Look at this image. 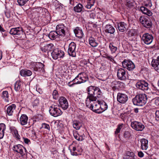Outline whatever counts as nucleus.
<instances>
[{
  "label": "nucleus",
  "mask_w": 159,
  "mask_h": 159,
  "mask_svg": "<svg viewBox=\"0 0 159 159\" xmlns=\"http://www.w3.org/2000/svg\"><path fill=\"white\" fill-rule=\"evenodd\" d=\"M88 95L86 99H91L97 100V98L100 97L102 93L98 87L94 86H90L88 88Z\"/></svg>",
  "instance_id": "obj_1"
},
{
  "label": "nucleus",
  "mask_w": 159,
  "mask_h": 159,
  "mask_svg": "<svg viewBox=\"0 0 159 159\" xmlns=\"http://www.w3.org/2000/svg\"><path fill=\"white\" fill-rule=\"evenodd\" d=\"M100 101L98 100V102L96 100H93L91 99H86V106L93 111L98 113H100Z\"/></svg>",
  "instance_id": "obj_2"
},
{
  "label": "nucleus",
  "mask_w": 159,
  "mask_h": 159,
  "mask_svg": "<svg viewBox=\"0 0 159 159\" xmlns=\"http://www.w3.org/2000/svg\"><path fill=\"white\" fill-rule=\"evenodd\" d=\"M147 101V95L144 93H140L137 95L132 99L134 105L142 106L145 105Z\"/></svg>",
  "instance_id": "obj_3"
},
{
  "label": "nucleus",
  "mask_w": 159,
  "mask_h": 159,
  "mask_svg": "<svg viewBox=\"0 0 159 159\" xmlns=\"http://www.w3.org/2000/svg\"><path fill=\"white\" fill-rule=\"evenodd\" d=\"M49 111L51 115L55 117L60 116L62 113L59 106L55 105H52L50 107Z\"/></svg>",
  "instance_id": "obj_4"
},
{
  "label": "nucleus",
  "mask_w": 159,
  "mask_h": 159,
  "mask_svg": "<svg viewBox=\"0 0 159 159\" xmlns=\"http://www.w3.org/2000/svg\"><path fill=\"white\" fill-rule=\"evenodd\" d=\"M69 148L71 155L73 156L81 155L83 151L82 148L78 145L74 146L73 144L70 146Z\"/></svg>",
  "instance_id": "obj_5"
},
{
  "label": "nucleus",
  "mask_w": 159,
  "mask_h": 159,
  "mask_svg": "<svg viewBox=\"0 0 159 159\" xmlns=\"http://www.w3.org/2000/svg\"><path fill=\"white\" fill-rule=\"evenodd\" d=\"M139 21L143 26L146 28H150L152 26V23L149 18L146 16H141Z\"/></svg>",
  "instance_id": "obj_6"
},
{
  "label": "nucleus",
  "mask_w": 159,
  "mask_h": 159,
  "mask_svg": "<svg viewBox=\"0 0 159 159\" xmlns=\"http://www.w3.org/2000/svg\"><path fill=\"white\" fill-rule=\"evenodd\" d=\"M117 76L118 79L121 80H125L128 78L127 72L125 70L122 68L118 70Z\"/></svg>",
  "instance_id": "obj_7"
},
{
  "label": "nucleus",
  "mask_w": 159,
  "mask_h": 159,
  "mask_svg": "<svg viewBox=\"0 0 159 159\" xmlns=\"http://www.w3.org/2000/svg\"><path fill=\"white\" fill-rule=\"evenodd\" d=\"M11 34L17 35L19 37H21L22 35L24 34V33L23 29L21 27L12 28L10 30Z\"/></svg>",
  "instance_id": "obj_8"
},
{
  "label": "nucleus",
  "mask_w": 159,
  "mask_h": 159,
  "mask_svg": "<svg viewBox=\"0 0 159 159\" xmlns=\"http://www.w3.org/2000/svg\"><path fill=\"white\" fill-rule=\"evenodd\" d=\"M12 149L14 151L19 153L22 156L25 155L26 151V148L20 144L14 145Z\"/></svg>",
  "instance_id": "obj_9"
},
{
  "label": "nucleus",
  "mask_w": 159,
  "mask_h": 159,
  "mask_svg": "<svg viewBox=\"0 0 159 159\" xmlns=\"http://www.w3.org/2000/svg\"><path fill=\"white\" fill-rule=\"evenodd\" d=\"M131 126L133 129L137 131H142L145 127L144 125L141 123L136 121L131 122Z\"/></svg>",
  "instance_id": "obj_10"
},
{
  "label": "nucleus",
  "mask_w": 159,
  "mask_h": 159,
  "mask_svg": "<svg viewBox=\"0 0 159 159\" xmlns=\"http://www.w3.org/2000/svg\"><path fill=\"white\" fill-rule=\"evenodd\" d=\"M148 84L145 80H141L138 82L136 86L138 88L144 91H147L148 89Z\"/></svg>",
  "instance_id": "obj_11"
},
{
  "label": "nucleus",
  "mask_w": 159,
  "mask_h": 159,
  "mask_svg": "<svg viewBox=\"0 0 159 159\" xmlns=\"http://www.w3.org/2000/svg\"><path fill=\"white\" fill-rule=\"evenodd\" d=\"M76 44L74 42H71L69 44L68 49V54L72 57H76L75 48Z\"/></svg>",
  "instance_id": "obj_12"
},
{
  "label": "nucleus",
  "mask_w": 159,
  "mask_h": 159,
  "mask_svg": "<svg viewBox=\"0 0 159 159\" xmlns=\"http://www.w3.org/2000/svg\"><path fill=\"white\" fill-rule=\"evenodd\" d=\"M122 65L124 68L129 71L132 70L135 67L134 64L131 61L124 60L122 62Z\"/></svg>",
  "instance_id": "obj_13"
},
{
  "label": "nucleus",
  "mask_w": 159,
  "mask_h": 159,
  "mask_svg": "<svg viewBox=\"0 0 159 159\" xmlns=\"http://www.w3.org/2000/svg\"><path fill=\"white\" fill-rule=\"evenodd\" d=\"M117 99L120 103L124 104L127 101L128 97L127 95L125 93H117Z\"/></svg>",
  "instance_id": "obj_14"
},
{
  "label": "nucleus",
  "mask_w": 159,
  "mask_h": 159,
  "mask_svg": "<svg viewBox=\"0 0 159 159\" xmlns=\"http://www.w3.org/2000/svg\"><path fill=\"white\" fill-rule=\"evenodd\" d=\"M65 26L62 24L57 25L56 27V31L60 37H63L65 35Z\"/></svg>",
  "instance_id": "obj_15"
},
{
  "label": "nucleus",
  "mask_w": 159,
  "mask_h": 159,
  "mask_svg": "<svg viewBox=\"0 0 159 159\" xmlns=\"http://www.w3.org/2000/svg\"><path fill=\"white\" fill-rule=\"evenodd\" d=\"M64 53L63 51L59 50L57 49L53 50L51 52V55L52 58L54 59H57L58 58L62 57L64 56Z\"/></svg>",
  "instance_id": "obj_16"
},
{
  "label": "nucleus",
  "mask_w": 159,
  "mask_h": 159,
  "mask_svg": "<svg viewBox=\"0 0 159 159\" xmlns=\"http://www.w3.org/2000/svg\"><path fill=\"white\" fill-rule=\"evenodd\" d=\"M60 106L64 110L66 109L68 107V103L66 99L64 97H61L59 99Z\"/></svg>",
  "instance_id": "obj_17"
},
{
  "label": "nucleus",
  "mask_w": 159,
  "mask_h": 159,
  "mask_svg": "<svg viewBox=\"0 0 159 159\" xmlns=\"http://www.w3.org/2000/svg\"><path fill=\"white\" fill-rule=\"evenodd\" d=\"M153 39V37L152 35L148 33H146L143 35L142 39L144 43L147 44H149L152 42Z\"/></svg>",
  "instance_id": "obj_18"
},
{
  "label": "nucleus",
  "mask_w": 159,
  "mask_h": 159,
  "mask_svg": "<svg viewBox=\"0 0 159 159\" xmlns=\"http://www.w3.org/2000/svg\"><path fill=\"white\" fill-rule=\"evenodd\" d=\"M80 79H81L80 80H78L77 82L75 83H73L71 84H70V83H71V81L69 82L68 83V85L70 87L73 86L75 84H80L82 83H84L88 80V78L86 75L85 74L83 73V75H82V77H80Z\"/></svg>",
  "instance_id": "obj_19"
},
{
  "label": "nucleus",
  "mask_w": 159,
  "mask_h": 159,
  "mask_svg": "<svg viewBox=\"0 0 159 159\" xmlns=\"http://www.w3.org/2000/svg\"><path fill=\"white\" fill-rule=\"evenodd\" d=\"M53 45L52 44H46L43 47H41V49L43 52L48 53L49 52H52L53 49Z\"/></svg>",
  "instance_id": "obj_20"
},
{
  "label": "nucleus",
  "mask_w": 159,
  "mask_h": 159,
  "mask_svg": "<svg viewBox=\"0 0 159 159\" xmlns=\"http://www.w3.org/2000/svg\"><path fill=\"white\" fill-rule=\"evenodd\" d=\"M23 83L20 81H17L15 83L14 89L16 92H20L23 90Z\"/></svg>",
  "instance_id": "obj_21"
},
{
  "label": "nucleus",
  "mask_w": 159,
  "mask_h": 159,
  "mask_svg": "<svg viewBox=\"0 0 159 159\" xmlns=\"http://www.w3.org/2000/svg\"><path fill=\"white\" fill-rule=\"evenodd\" d=\"M123 84V83L122 82L116 80L113 81L112 83V89L114 91L118 90L121 87V85Z\"/></svg>",
  "instance_id": "obj_22"
},
{
  "label": "nucleus",
  "mask_w": 159,
  "mask_h": 159,
  "mask_svg": "<svg viewBox=\"0 0 159 159\" xmlns=\"http://www.w3.org/2000/svg\"><path fill=\"white\" fill-rule=\"evenodd\" d=\"M141 148L143 150H146L148 148V141L145 139H142L140 140Z\"/></svg>",
  "instance_id": "obj_23"
},
{
  "label": "nucleus",
  "mask_w": 159,
  "mask_h": 159,
  "mask_svg": "<svg viewBox=\"0 0 159 159\" xmlns=\"http://www.w3.org/2000/svg\"><path fill=\"white\" fill-rule=\"evenodd\" d=\"M117 26L119 30L121 32H124L127 30V25L124 22H120Z\"/></svg>",
  "instance_id": "obj_24"
},
{
  "label": "nucleus",
  "mask_w": 159,
  "mask_h": 159,
  "mask_svg": "<svg viewBox=\"0 0 159 159\" xmlns=\"http://www.w3.org/2000/svg\"><path fill=\"white\" fill-rule=\"evenodd\" d=\"M16 108V105L15 104H12L9 105L7 108V113L9 116H11L14 111Z\"/></svg>",
  "instance_id": "obj_25"
},
{
  "label": "nucleus",
  "mask_w": 159,
  "mask_h": 159,
  "mask_svg": "<svg viewBox=\"0 0 159 159\" xmlns=\"http://www.w3.org/2000/svg\"><path fill=\"white\" fill-rule=\"evenodd\" d=\"M20 74L24 77L29 76L32 75V73L30 70L27 69H22L20 71Z\"/></svg>",
  "instance_id": "obj_26"
},
{
  "label": "nucleus",
  "mask_w": 159,
  "mask_h": 159,
  "mask_svg": "<svg viewBox=\"0 0 159 159\" xmlns=\"http://www.w3.org/2000/svg\"><path fill=\"white\" fill-rule=\"evenodd\" d=\"M74 32L75 36L79 38H82L84 35L82 30L78 27H76L74 30Z\"/></svg>",
  "instance_id": "obj_27"
},
{
  "label": "nucleus",
  "mask_w": 159,
  "mask_h": 159,
  "mask_svg": "<svg viewBox=\"0 0 159 159\" xmlns=\"http://www.w3.org/2000/svg\"><path fill=\"white\" fill-rule=\"evenodd\" d=\"M106 33L110 34H113L115 32V29L111 25L109 24L107 25L105 27Z\"/></svg>",
  "instance_id": "obj_28"
},
{
  "label": "nucleus",
  "mask_w": 159,
  "mask_h": 159,
  "mask_svg": "<svg viewBox=\"0 0 159 159\" xmlns=\"http://www.w3.org/2000/svg\"><path fill=\"white\" fill-rule=\"evenodd\" d=\"M159 65V56L157 57V60L153 59L152 62V65L153 67L155 70L158 72V67Z\"/></svg>",
  "instance_id": "obj_29"
},
{
  "label": "nucleus",
  "mask_w": 159,
  "mask_h": 159,
  "mask_svg": "<svg viewBox=\"0 0 159 159\" xmlns=\"http://www.w3.org/2000/svg\"><path fill=\"white\" fill-rule=\"evenodd\" d=\"M28 120L27 116L25 114H23L20 118V123L22 125H25L27 124Z\"/></svg>",
  "instance_id": "obj_30"
},
{
  "label": "nucleus",
  "mask_w": 159,
  "mask_h": 159,
  "mask_svg": "<svg viewBox=\"0 0 159 159\" xmlns=\"http://www.w3.org/2000/svg\"><path fill=\"white\" fill-rule=\"evenodd\" d=\"M48 37L50 39L53 40L57 38H60L56 31H51L48 34Z\"/></svg>",
  "instance_id": "obj_31"
},
{
  "label": "nucleus",
  "mask_w": 159,
  "mask_h": 159,
  "mask_svg": "<svg viewBox=\"0 0 159 159\" xmlns=\"http://www.w3.org/2000/svg\"><path fill=\"white\" fill-rule=\"evenodd\" d=\"M140 10L143 14L149 16H151L152 15V13L151 11L144 7H141Z\"/></svg>",
  "instance_id": "obj_32"
},
{
  "label": "nucleus",
  "mask_w": 159,
  "mask_h": 159,
  "mask_svg": "<svg viewBox=\"0 0 159 159\" xmlns=\"http://www.w3.org/2000/svg\"><path fill=\"white\" fill-rule=\"evenodd\" d=\"M6 125L3 123L0 124V139H2L4 135Z\"/></svg>",
  "instance_id": "obj_33"
},
{
  "label": "nucleus",
  "mask_w": 159,
  "mask_h": 159,
  "mask_svg": "<svg viewBox=\"0 0 159 159\" xmlns=\"http://www.w3.org/2000/svg\"><path fill=\"white\" fill-rule=\"evenodd\" d=\"M74 136L75 138L79 141H82L85 137V135L84 134H80L78 133H74Z\"/></svg>",
  "instance_id": "obj_34"
},
{
  "label": "nucleus",
  "mask_w": 159,
  "mask_h": 159,
  "mask_svg": "<svg viewBox=\"0 0 159 159\" xmlns=\"http://www.w3.org/2000/svg\"><path fill=\"white\" fill-rule=\"evenodd\" d=\"M89 44L93 47H96L98 45V43L96 41L95 39L92 37L89 38Z\"/></svg>",
  "instance_id": "obj_35"
},
{
  "label": "nucleus",
  "mask_w": 159,
  "mask_h": 159,
  "mask_svg": "<svg viewBox=\"0 0 159 159\" xmlns=\"http://www.w3.org/2000/svg\"><path fill=\"white\" fill-rule=\"evenodd\" d=\"M100 113L106 110L107 108V105L106 103L104 101H100Z\"/></svg>",
  "instance_id": "obj_36"
},
{
  "label": "nucleus",
  "mask_w": 159,
  "mask_h": 159,
  "mask_svg": "<svg viewBox=\"0 0 159 159\" xmlns=\"http://www.w3.org/2000/svg\"><path fill=\"white\" fill-rule=\"evenodd\" d=\"M82 125V124L78 121L74 120L73 122V127L76 129H79Z\"/></svg>",
  "instance_id": "obj_37"
},
{
  "label": "nucleus",
  "mask_w": 159,
  "mask_h": 159,
  "mask_svg": "<svg viewBox=\"0 0 159 159\" xmlns=\"http://www.w3.org/2000/svg\"><path fill=\"white\" fill-rule=\"evenodd\" d=\"M83 8L82 5L80 3H79L74 7V9L75 12H80L82 11Z\"/></svg>",
  "instance_id": "obj_38"
},
{
  "label": "nucleus",
  "mask_w": 159,
  "mask_h": 159,
  "mask_svg": "<svg viewBox=\"0 0 159 159\" xmlns=\"http://www.w3.org/2000/svg\"><path fill=\"white\" fill-rule=\"evenodd\" d=\"M2 97L6 102H8L9 94L7 91H3L2 93Z\"/></svg>",
  "instance_id": "obj_39"
},
{
  "label": "nucleus",
  "mask_w": 159,
  "mask_h": 159,
  "mask_svg": "<svg viewBox=\"0 0 159 159\" xmlns=\"http://www.w3.org/2000/svg\"><path fill=\"white\" fill-rule=\"evenodd\" d=\"M95 0H87L86 7L88 9H90L94 3Z\"/></svg>",
  "instance_id": "obj_40"
},
{
  "label": "nucleus",
  "mask_w": 159,
  "mask_h": 159,
  "mask_svg": "<svg viewBox=\"0 0 159 159\" xmlns=\"http://www.w3.org/2000/svg\"><path fill=\"white\" fill-rule=\"evenodd\" d=\"M40 101L38 98H36L32 102V105L33 107L37 108L39 106Z\"/></svg>",
  "instance_id": "obj_41"
},
{
  "label": "nucleus",
  "mask_w": 159,
  "mask_h": 159,
  "mask_svg": "<svg viewBox=\"0 0 159 159\" xmlns=\"http://www.w3.org/2000/svg\"><path fill=\"white\" fill-rule=\"evenodd\" d=\"M37 62H32L30 63V68L35 71H38V68L37 67Z\"/></svg>",
  "instance_id": "obj_42"
},
{
  "label": "nucleus",
  "mask_w": 159,
  "mask_h": 159,
  "mask_svg": "<svg viewBox=\"0 0 159 159\" xmlns=\"http://www.w3.org/2000/svg\"><path fill=\"white\" fill-rule=\"evenodd\" d=\"M55 6V9L57 11L60 12H61L64 9L63 7L61 5V4L59 3L58 2L56 3Z\"/></svg>",
  "instance_id": "obj_43"
},
{
  "label": "nucleus",
  "mask_w": 159,
  "mask_h": 159,
  "mask_svg": "<svg viewBox=\"0 0 159 159\" xmlns=\"http://www.w3.org/2000/svg\"><path fill=\"white\" fill-rule=\"evenodd\" d=\"M134 3V0H126V5L130 8L133 7Z\"/></svg>",
  "instance_id": "obj_44"
},
{
  "label": "nucleus",
  "mask_w": 159,
  "mask_h": 159,
  "mask_svg": "<svg viewBox=\"0 0 159 159\" xmlns=\"http://www.w3.org/2000/svg\"><path fill=\"white\" fill-rule=\"evenodd\" d=\"M44 65L41 62H37V67L38 68V71L42 70L43 72L44 70Z\"/></svg>",
  "instance_id": "obj_45"
},
{
  "label": "nucleus",
  "mask_w": 159,
  "mask_h": 159,
  "mask_svg": "<svg viewBox=\"0 0 159 159\" xmlns=\"http://www.w3.org/2000/svg\"><path fill=\"white\" fill-rule=\"evenodd\" d=\"M11 129L12 133L14 134L15 137L19 139L20 136L18 134V131L15 129V127H13L11 128Z\"/></svg>",
  "instance_id": "obj_46"
},
{
  "label": "nucleus",
  "mask_w": 159,
  "mask_h": 159,
  "mask_svg": "<svg viewBox=\"0 0 159 159\" xmlns=\"http://www.w3.org/2000/svg\"><path fill=\"white\" fill-rule=\"evenodd\" d=\"M124 125L123 124H119L115 131V134H117L118 133H120L121 129H122Z\"/></svg>",
  "instance_id": "obj_47"
},
{
  "label": "nucleus",
  "mask_w": 159,
  "mask_h": 159,
  "mask_svg": "<svg viewBox=\"0 0 159 159\" xmlns=\"http://www.w3.org/2000/svg\"><path fill=\"white\" fill-rule=\"evenodd\" d=\"M109 48H110L112 53H115L117 48V47L113 46L111 44H110Z\"/></svg>",
  "instance_id": "obj_48"
},
{
  "label": "nucleus",
  "mask_w": 159,
  "mask_h": 159,
  "mask_svg": "<svg viewBox=\"0 0 159 159\" xmlns=\"http://www.w3.org/2000/svg\"><path fill=\"white\" fill-rule=\"evenodd\" d=\"M29 0H17V2L20 6H23Z\"/></svg>",
  "instance_id": "obj_49"
},
{
  "label": "nucleus",
  "mask_w": 159,
  "mask_h": 159,
  "mask_svg": "<svg viewBox=\"0 0 159 159\" xmlns=\"http://www.w3.org/2000/svg\"><path fill=\"white\" fill-rule=\"evenodd\" d=\"M53 97L54 99H57L58 97V94L57 91L54 90L52 93Z\"/></svg>",
  "instance_id": "obj_50"
},
{
  "label": "nucleus",
  "mask_w": 159,
  "mask_h": 159,
  "mask_svg": "<svg viewBox=\"0 0 159 159\" xmlns=\"http://www.w3.org/2000/svg\"><path fill=\"white\" fill-rule=\"evenodd\" d=\"M82 75H83V73H79L77 76L74 79L72 82H76V80H80L81 79H80V77H82Z\"/></svg>",
  "instance_id": "obj_51"
},
{
  "label": "nucleus",
  "mask_w": 159,
  "mask_h": 159,
  "mask_svg": "<svg viewBox=\"0 0 159 159\" xmlns=\"http://www.w3.org/2000/svg\"><path fill=\"white\" fill-rule=\"evenodd\" d=\"M42 127L43 128L50 130V128L49 125L45 123H43L42 124Z\"/></svg>",
  "instance_id": "obj_52"
},
{
  "label": "nucleus",
  "mask_w": 159,
  "mask_h": 159,
  "mask_svg": "<svg viewBox=\"0 0 159 159\" xmlns=\"http://www.w3.org/2000/svg\"><path fill=\"white\" fill-rule=\"evenodd\" d=\"M135 157V155L133 152L128 151L126 152V155L125 157Z\"/></svg>",
  "instance_id": "obj_53"
},
{
  "label": "nucleus",
  "mask_w": 159,
  "mask_h": 159,
  "mask_svg": "<svg viewBox=\"0 0 159 159\" xmlns=\"http://www.w3.org/2000/svg\"><path fill=\"white\" fill-rule=\"evenodd\" d=\"M155 120L158 122L159 120V111H156L155 112Z\"/></svg>",
  "instance_id": "obj_54"
},
{
  "label": "nucleus",
  "mask_w": 159,
  "mask_h": 159,
  "mask_svg": "<svg viewBox=\"0 0 159 159\" xmlns=\"http://www.w3.org/2000/svg\"><path fill=\"white\" fill-rule=\"evenodd\" d=\"M105 57L112 62L114 61V58L112 56H109L108 55H106Z\"/></svg>",
  "instance_id": "obj_55"
},
{
  "label": "nucleus",
  "mask_w": 159,
  "mask_h": 159,
  "mask_svg": "<svg viewBox=\"0 0 159 159\" xmlns=\"http://www.w3.org/2000/svg\"><path fill=\"white\" fill-rule=\"evenodd\" d=\"M125 138H128L130 136V133L129 131H125L124 134Z\"/></svg>",
  "instance_id": "obj_56"
},
{
  "label": "nucleus",
  "mask_w": 159,
  "mask_h": 159,
  "mask_svg": "<svg viewBox=\"0 0 159 159\" xmlns=\"http://www.w3.org/2000/svg\"><path fill=\"white\" fill-rule=\"evenodd\" d=\"M24 142L26 144H29L31 143L30 140L27 138H23Z\"/></svg>",
  "instance_id": "obj_57"
},
{
  "label": "nucleus",
  "mask_w": 159,
  "mask_h": 159,
  "mask_svg": "<svg viewBox=\"0 0 159 159\" xmlns=\"http://www.w3.org/2000/svg\"><path fill=\"white\" fill-rule=\"evenodd\" d=\"M155 104L157 106L159 105V99L158 98H157L155 100Z\"/></svg>",
  "instance_id": "obj_58"
},
{
  "label": "nucleus",
  "mask_w": 159,
  "mask_h": 159,
  "mask_svg": "<svg viewBox=\"0 0 159 159\" xmlns=\"http://www.w3.org/2000/svg\"><path fill=\"white\" fill-rule=\"evenodd\" d=\"M138 156L140 157H143L144 154L142 152H139L138 153Z\"/></svg>",
  "instance_id": "obj_59"
},
{
  "label": "nucleus",
  "mask_w": 159,
  "mask_h": 159,
  "mask_svg": "<svg viewBox=\"0 0 159 159\" xmlns=\"http://www.w3.org/2000/svg\"><path fill=\"white\" fill-rule=\"evenodd\" d=\"M148 3H145V5L146 6L150 7L151 6V2L150 0H148Z\"/></svg>",
  "instance_id": "obj_60"
},
{
  "label": "nucleus",
  "mask_w": 159,
  "mask_h": 159,
  "mask_svg": "<svg viewBox=\"0 0 159 159\" xmlns=\"http://www.w3.org/2000/svg\"><path fill=\"white\" fill-rule=\"evenodd\" d=\"M124 159H135V157H124Z\"/></svg>",
  "instance_id": "obj_61"
},
{
  "label": "nucleus",
  "mask_w": 159,
  "mask_h": 159,
  "mask_svg": "<svg viewBox=\"0 0 159 159\" xmlns=\"http://www.w3.org/2000/svg\"><path fill=\"white\" fill-rule=\"evenodd\" d=\"M5 30L0 25V31L1 32H4L5 31Z\"/></svg>",
  "instance_id": "obj_62"
},
{
  "label": "nucleus",
  "mask_w": 159,
  "mask_h": 159,
  "mask_svg": "<svg viewBox=\"0 0 159 159\" xmlns=\"http://www.w3.org/2000/svg\"><path fill=\"white\" fill-rule=\"evenodd\" d=\"M5 14L6 15V16L7 17V18H8L10 17V15L8 13L5 12Z\"/></svg>",
  "instance_id": "obj_63"
},
{
  "label": "nucleus",
  "mask_w": 159,
  "mask_h": 159,
  "mask_svg": "<svg viewBox=\"0 0 159 159\" xmlns=\"http://www.w3.org/2000/svg\"><path fill=\"white\" fill-rule=\"evenodd\" d=\"M134 111L136 113H138L139 112V110L138 108H135L134 109Z\"/></svg>",
  "instance_id": "obj_64"
}]
</instances>
